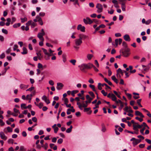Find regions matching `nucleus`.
<instances>
[{
    "instance_id": "obj_57",
    "label": "nucleus",
    "mask_w": 151,
    "mask_h": 151,
    "mask_svg": "<svg viewBox=\"0 0 151 151\" xmlns=\"http://www.w3.org/2000/svg\"><path fill=\"white\" fill-rule=\"evenodd\" d=\"M145 140L148 144H151V140H150L147 139H146Z\"/></svg>"
},
{
    "instance_id": "obj_54",
    "label": "nucleus",
    "mask_w": 151,
    "mask_h": 151,
    "mask_svg": "<svg viewBox=\"0 0 151 151\" xmlns=\"http://www.w3.org/2000/svg\"><path fill=\"white\" fill-rule=\"evenodd\" d=\"M135 119H137V120H138L140 122H142L143 120V119H142L139 118L138 117H135Z\"/></svg>"
},
{
    "instance_id": "obj_33",
    "label": "nucleus",
    "mask_w": 151,
    "mask_h": 151,
    "mask_svg": "<svg viewBox=\"0 0 151 151\" xmlns=\"http://www.w3.org/2000/svg\"><path fill=\"white\" fill-rule=\"evenodd\" d=\"M62 58L63 59V62L64 63H65L66 61V55L65 54L63 55Z\"/></svg>"
},
{
    "instance_id": "obj_51",
    "label": "nucleus",
    "mask_w": 151,
    "mask_h": 151,
    "mask_svg": "<svg viewBox=\"0 0 151 151\" xmlns=\"http://www.w3.org/2000/svg\"><path fill=\"white\" fill-rule=\"evenodd\" d=\"M37 24L36 23H35L34 22H32L31 25V27L32 28H34L35 26H36Z\"/></svg>"
},
{
    "instance_id": "obj_15",
    "label": "nucleus",
    "mask_w": 151,
    "mask_h": 151,
    "mask_svg": "<svg viewBox=\"0 0 151 151\" xmlns=\"http://www.w3.org/2000/svg\"><path fill=\"white\" fill-rule=\"evenodd\" d=\"M124 38L126 41H129L131 40L129 35L127 34H126L124 35Z\"/></svg>"
},
{
    "instance_id": "obj_35",
    "label": "nucleus",
    "mask_w": 151,
    "mask_h": 151,
    "mask_svg": "<svg viewBox=\"0 0 151 151\" xmlns=\"http://www.w3.org/2000/svg\"><path fill=\"white\" fill-rule=\"evenodd\" d=\"M42 49L43 50V52L45 55H47L49 54V53L47 52L46 49L43 48H42Z\"/></svg>"
},
{
    "instance_id": "obj_46",
    "label": "nucleus",
    "mask_w": 151,
    "mask_h": 151,
    "mask_svg": "<svg viewBox=\"0 0 151 151\" xmlns=\"http://www.w3.org/2000/svg\"><path fill=\"white\" fill-rule=\"evenodd\" d=\"M2 31L3 33L6 34H7L8 33L6 29H2Z\"/></svg>"
},
{
    "instance_id": "obj_5",
    "label": "nucleus",
    "mask_w": 151,
    "mask_h": 151,
    "mask_svg": "<svg viewBox=\"0 0 151 151\" xmlns=\"http://www.w3.org/2000/svg\"><path fill=\"white\" fill-rule=\"evenodd\" d=\"M85 27L83 26H82L81 24L78 25L77 27L78 30H80L82 32H85Z\"/></svg>"
},
{
    "instance_id": "obj_1",
    "label": "nucleus",
    "mask_w": 151,
    "mask_h": 151,
    "mask_svg": "<svg viewBox=\"0 0 151 151\" xmlns=\"http://www.w3.org/2000/svg\"><path fill=\"white\" fill-rule=\"evenodd\" d=\"M120 52L122 54V55L124 57H128L130 54V49L129 48H124L121 50Z\"/></svg>"
},
{
    "instance_id": "obj_4",
    "label": "nucleus",
    "mask_w": 151,
    "mask_h": 151,
    "mask_svg": "<svg viewBox=\"0 0 151 151\" xmlns=\"http://www.w3.org/2000/svg\"><path fill=\"white\" fill-rule=\"evenodd\" d=\"M133 129L134 130H137L138 129L141 128L142 127V126L139 125L137 123L133 124Z\"/></svg>"
},
{
    "instance_id": "obj_37",
    "label": "nucleus",
    "mask_w": 151,
    "mask_h": 151,
    "mask_svg": "<svg viewBox=\"0 0 151 151\" xmlns=\"http://www.w3.org/2000/svg\"><path fill=\"white\" fill-rule=\"evenodd\" d=\"M122 45L124 46V48H128L127 47V45L126 43L124 41L123 42Z\"/></svg>"
},
{
    "instance_id": "obj_21",
    "label": "nucleus",
    "mask_w": 151,
    "mask_h": 151,
    "mask_svg": "<svg viewBox=\"0 0 151 151\" xmlns=\"http://www.w3.org/2000/svg\"><path fill=\"white\" fill-rule=\"evenodd\" d=\"M119 103L120 104V106L119 108V109L120 110H121L124 107V104L122 101L120 100H119Z\"/></svg>"
},
{
    "instance_id": "obj_19",
    "label": "nucleus",
    "mask_w": 151,
    "mask_h": 151,
    "mask_svg": "<svg viewBox=\"0 0 151 151\" xmlns=\"http://www.w3.org/2000/svg\"><path fill=\"white\" fill-rule=\"evenodd\" d=\"M111 79L116 83H118V80L116 78L115 76H113L111 77Z\"/></svg>"
},
{
    "instance_id": "obj_27",
    "label": "nucleus",
    "mask_w": 151,
    "mask_h": 151,
    "mask_svg": "<svg viewBox=\"0 0 151 151\" xmlns=\"http://www.w3.org/2000/svg\"><path fill=\"white\" fill-rule=\"evenodd\" d=\"M78 90H73L71 92V95L73 96L74 97L75 96V94L78 93Z\"/></svg>"
},
{
    "instance_id": "obj_13",
    "label": "nucleus",
    "mask_w": 151,
    "mask_h": 151,
    "mask_svg": "<svg viewBox=\"0 0 151 151\" xmlns=\"http://www.w3.org/2000/svg\"><path fill=\"white\" fill-rule=\"evenodd\" d=\"M0 137L2 139H3L5 140L7 139V137L5 136L3 132H0Z\"/></svg>"
},
{
    "instance_id": "obj_32",
    "label": "nucleus",
    "mask_w": 151,
    "mask_h": 151,
    "mask_svg": "<svg viewBox=\"0 0 151 151\" xmlns=\"http://www.w3.org/2000/svg\"><path fill=\"white\" fill-rule=\"evenodd\" d=\"M21 107L22 109H27L26 104H22L21 105Z\"/></svg>"
},
{
    "instance_id": "obj_38",
    "label": "nucleus",
    "mask_w": 151,
    "mask_h": 151,
    "mask_svg": "<svg viewBox=\"0 0 151 151\" xmlns=\"http://www.w3.org/2000/svg\"><path fill=\"white\" fill-rule=\"evenodd\" d=\"M32 20H29L28 21L26 24V25L27 26H29L30 25H31L32 22Z\"/></svg>"
},
{
    "instance_id": "obj_63",
    "label": "nucleus",
    "mask_w": 151,
    "mask_h": 151,
    "mask_svg": "<svg viewBox=\"0 0 151 151\" xmlns=\"http://www.w3.org/2000/svg\"><path fill=\"white\" fill-rule=\"evenodd\" d=\"M54 129V132L55 133H57V132L58 131L59 129L58 128V127H56Z\"/></svg>"
},
{
    "instance_id": "obj_30",
    "label": "nucleus",
    "mask_w": 151,
    "mask_h": 151,
    "mask_svg": "<svg viewBox=\"0 0 151 151\" xmlns=\"http://www.w3.org/2000/svg\"><path fill=\"white\" fill-rule=\"evenodd\" d=\"M21 24L20 23L15 24L13 25V27L14 28H17L18 27H19L20 26Z\"/></svg>"
},
{
    "instance_id": "obj_14",
    "label": "nucleus",
    "mask_w": 151,
    "mask_h": 151,
    "mask_svg": "<svg viewBox=\"0 0 151 151\" xmlns=\"http://www.w3.org/2000/svg\"><path fill=\"white\" fill-rule=\"evenodd\" d=\"M85 66L86 69H90L92 68L93 64L90 63H89L87 64H85Z\"/></svg>"
},
{
    "instance_id": "obj_11",
    "label": "nucleus",
    "mask_w": 151,
    "mask_h": 151,
    "mask_svg": "<svg viewBox=\"0 0 151 151\" xmlns=\"http://www.w3.org/2000/svg\"><path fill=\"white\" fill-rule=\"evenodd\" d=\"M63 86V84L60 83H57V88L58 90H60L62 89Z\"/></svg>"
},
{
    "instance_id": "obj_60",
    "label": "nucleus",
    "mask_w": 151,
    "mask_h": 151,
    "mask_svg": "<svg viewBox=\"0 0 151 151\" xmlns=\"http://www.w3.org/2000/svg\"><path fill=\"white\" fill-rule=\"evenodd\" d=\"M8 142L9 143H12L13 144V140L12 139H9L8 140Z\"/></svg>"
},
{
    "instance_id": "obj_40",
    "label": "nucleus",
    "mask_w": 151,
    "mask_h": 151,
    "mask_svg": "<svg viewBox=\"0 0 151 151\" xmlns=\"http://www.w3.org/2000/svg\"><path fill=\"white\" fill-rule=\"evenodd\" d=\"M101 93L103 94V95L104 96H106L107 95V93L105 92L104 90H103L101 91Z\"/></svg>"
},
{
    "instance_id": "obj_47",
    "label": "nucleus",
    "mask_w": 151,
    "mask_h": 151,
    "mask_svg": "<svg viewBox=\"0 0 151 151\" xmlns=\"http://www.w3.org/2000/svg\"><path fill=\"white\" fill-rule=\"evenodd\" d=\"M91 109V108L90 107L87 108H85L84 109L83 111L84 112H87L89 111Z\"/></svg>"
},
{
    "instance_id": "obj_24",
    "label": "nucleus",
    "mask_w": 151,
    "mask_h": 151,
    "mask_svg": "<svg viewBox=\"0 0 151 151\" xmlns=\"http://www.w3.org/2000/svg\"><path fill=\"white\" fill-rule=\"evenodd\" d=\"M111 99L114 101H116V98L115 96L113 94L111 93Z\"/></svg>"
},
{
    "instance_id": "obj_17",
    "label": "nucleus",
    "mask_w": 151,
    "mask_h": 151,
    "mask_svg": "<svg viewBox=\"0 0 151 151\" xmlns=\"http://www.w3.org/2000/svg\"><path fill=\"white\" fill-rule=\"evenodd\" d=\"M119 73H120L121 74L122 76H123L124 74L123 70L120 68H118L117 70L116 76H118V75H119Z\"/></svg>"
},
{
    "instance_id": "obj_49",
    "label": "nucleus",
    "mask_w": 151,
    "mask_h": 151,
    "mask_svg": "<svg viewBox=\"0 0 151 151\" xmlns=\"http://www.w3.org/2000/svg\"><path fill=\"white\" fill-rule=\"evenodd\" d=\"M70 1L72 2H75V3H74L75 4H77L78 5H79L78 3V0H70Z\"/></svg>"
},
{
    "instance_id": "obj_62",
    "label": "nucleus",
    "mask_w": 151,
    "mask_h": 151,
    "mask_svg": "<svg viewBox=\"0 0 151 151\" xmlns=\"http://www.w3.org/2000/svg\"><path fill=\"white\" fill-rule=\"evenodd\" d=\"M32 120L34 122H36L37 121V119L35 117H34L32 118Z\"/></svg>"
},
{
    "instance_id": "obj_36",
    "label": "nucleus",
    "mask_w": 151,
    "mask_h": 151,
    "mask_svg": "<svg viewBox=\"0 0 151 151\" xmlns=\"http://www.w3.org/2000/svg\"><path fill=\"white\" fill-rule=\"evenodd\" d=\"M70 62L72 63L73 65H75L76 62V60H70Z\"/></svg>"
},
{
    "instance_id": "obj_64",
    "label": "nucleus",
    "mask_w": 151,
    "mask_h": 151,
    "mask_svg": "<svg viewBox=\"0 0 151 151\" xmlns=\"http://www.w3.org/2000/svg\"><path fill=\"white\" fill-rule=\"evenodd\" d=\"M20 151H25V150L24 149V147L23 146H21L20 147Z\"/></svg>"
},
{
    "instance_id": "obj_34",
    "label": "nucleus",
    "mask_w": 151,
    "mask_h": 151,
    "mask_svg": "<svg viewBox=\"0 0 151 151\" xmlns=\"http://www.w3.org/2000/svg\"><path fill=\"white\" fill-rule=\"evenodd\" d=\"M81 105L82 106V107L85 108L88 106V104H86V103H84V101H83Z\"/></svg>"
},
{
    "instance_id": "obj_42",
    "label": "nucleus",
    "mask_w": 151,
    "mask_h": 151,
    "mask_svg": "<svg viewBox=\"0 0 151 151\" xmlns=\"http://www.w3.org/2000/svg\"><path fill=\"white\" fill-rule=\"evenodd\" d=\"M21 22L22 23H24L25 21H27V18L26 17H24L23 18H21Z\"/></svg>"
},
{
    "instance_id": "obj_12",
    "label": "nucleus",
    "mask_w": 151,
    "mask_h": 151,
    "mask_svg": "<svg viewBox=\"0 0 151 151\" xmlns=\"http://www.w3.org/2000/svg\"><path fill=\"white\" fill-rule=\"evenodd\" d=\"M79 38L82 40L83 39H85L88 37L85 35L83 34H79L78 35Z\"/></svg>"
},
{
    "instance_id": "obj_41",
    "label": "nucleus",
    "mask_w": 151,
    "mask_h": 151,
    "mask_svg": "<svg viewBox=\"0 0 151 151\" xmlns=\"http://www.w3.org/2000/svg\"><path fill=\"white\" fill-rule=\"evenodd\" d=\"M7 129L8 132H12V128H11L10 127H8L7 128Z\"/></svg>"
},
{
    "instance_id": "obj_22",
    "label": "nucleus",
    "mask_w": 151,
    "mask_h": 151,
    "mask_svg": "<svg viewBox=\"0 0 151 151\" xmlns=\"http://www.w3.org/2000/svg\"><path fill=\"white\" fill-rule=\"evenodd\" d=\"M37 18L38 19V21L40 24L41 25H42L43 24V22L41 18L40 17H37Z\"/></svg>"
},
{
    "instance_id": "obj_31",
    "label": "nucleus",
    "mask_w": 151,
    "mask_h": 151,
    "mask_svg": "<svg viewBox=\"0 0 151 151\" xmlns=\"http://www.w3.org/2000/svg\"><path fill=\"white\" fill-rule=\"evenodd\" d=\"M89 87L92 89L93 91L96 92V91L95 89V86H94V85L90 84L89 85Z\"/></svg>"
},
{
    "instance_id": "obj_25",
    "label": "nucleus",
    "mask_w": 151,
    "mask_h": 151,
    "mask_svg": "<svg viewBox=\"0 0 151 151\" xmlns=\"http://www.w3.org/2000/svg\"><path fill=\"white\" fill-rule=\"evenodd\" d=\"M125 4V3H121L122 10L123 11H125L126 7Z\"/></svg>"
},
{
    "instance_id": "obj_6",
    "label": "nucleus",
    "mask_w": 151,
    "mask_h": 151,
    "mask_svg": "<svg viewBox=\"0 0 151 151\" xmlns=\"http://www.w3.org/2000/svg\"><path fill=\"white\" fill-rule=\"evenodd\" d=\"M42 100L45 101L47 104H48L50 103V102L49 101V100L47 98L46 96L44 95L43 96L42 98Z\"/></svg>"
},
{
    "instance_id": "obj_58",
    "label": "nucleus",
    "mask_w": 151,
    "mask_h": 151,
    "mask_svg": "<svg viewBox=\"0 0 151 151\" xmlns=\"http://www.w3.org/2000/svg\"><path fill=\"white\" fill-rule=\"evenodd\" d=\"M5 54L4 53H2L1 54L0 56V58L1 59H3L5 58Z\"/></svg>"
},
{
    "instance_id": "obj_39",
    "label": "nucleus",
    "mask_w": 151,
    "mask_h": 151,
    "mask_svg": "<svg viewBox=\"0 0 151 151\" xmlns=\"http://www.w3.org/2000/svg\"><path fill=\"white\" fill-rule=\"evenodd\" d=\"M36 105L37 106H38L40 109H41L43 106V104L42 102L40 103L39 105H38L37 104H36Z\"/></svg>"
},
{
    "instance_id": "obj_2",
    "label": "nucleus",
    "mask_w": 151,
    "mask_h": 151,
    "mask_svg": "<svg viewBox=\"0 0 151 151\" xmlns=\"http://www.w3.org/2000/svg\"><path fill=\"white\" fill-rule=\"evenodd\" d=\"M83 21L84 23L86 24H90L93 22V21L91 20V19L88 17H86V19H83Z\"/></svg>"
},
{
    "instance_id": "obj_8",
    "label": "nucleus",
    "mask_w": 151,
    "mask_h": 151,
    "mask_svg": "<svg viewBox=\"0 0 151 151\" xmlns=\"http://www.w3.org/2000/svg\"><path fill=\"white\" fill-rule=\"evenodd\" d=\"M45 35H43V33L41 32H39L37 35V37L40 39V40L42 41H44V39L43 36Z\"/></svg>"
},
{
    "instance_id": "obj_18",
    "label": "nucleus",
    "mask_w": 151,
    "mask_h": 151,
    "mask_svg": "<svg viewBox=\"0 0 151 151\" xmlns=\"http://www.w3.org/2000/svg\"><path fill=\"white\" fill-rule=\"evenodd\" d=\"M27 53V48L25 47L23 48V52H21V53L23 55L26 54Z\"/></svg>"
},
{
    "instance_id": "obj_26",
    "label": "nucleus",
    "mask_w": 151,
    "mask_h": 151,
    "mask_svg": "<svg viewBox=\"0 0 151 151\" xmlns=\"http://www.w3.org/2000/svg\"><path fill=\"white\" fill-rule=\"evenodd\" d=\"M32 96V94H30V95H27L26 96L27 99L29 100L30 101L29 102H30V101L31 100Z\"/></svg>"
},
{
    "instance_id": "obj_10",
    "label": "nucleus",
    "mask_w": 151,
    "mask_h": 151,
    "mask_svg": "<svg viewBox=\"0 0 151 151\" xmlns=\"http://www.w3.org/2000/svg\"><path fill=\"white\" fill-rule=\"evenodd\" d=\"M75 44L77 46L80 45L82 43V40L79 38L75 40Z\"/></svg>"
},
{
    "instance_id": "obj_16",
    "label": "nucleus",
    "mask_w": 151,
    "mask_h": 151,
    "mask_svg": "<svg viewBox=\"0 0 151 151\" xmlns=\"http://www.w3.org/2000/svg\"><path fill=\"white\" fill-rule=\"evenodd\" d=\"M141 141V139H136L135 141L133 142V144L134 146L137 145L139 143H140Z\"/></svg>"
},
{
    "instance_id": "obj_20",
    "label": "nucleus",
    "mask_w": 151,
    "mask_h": 151,
    "mask_svg": "<svg viewBox=\"0 0 151 151\" xmlns=\"http://www.w3.org/2000/svg\"><path fill=\"white\" fill-rule=\"evenodd\" d=\"M101 131L103 132H105L106 131V129L104 123H102L101 124Z\"/></svg>"
},
{
    "instance_id": "obj_50",
    "label": "nucleus",
    "mask_w": 151,
    "mask_h": 151,
    "mask_svg": "<svg viewBox=\"0 0 151 151\" xmlns=\"http://www.w3.org/2000/svg\"><path fill=\"white\" fill-rule=\"evenodd\" d=\"M145 127H144L142 129H141V130H140V132L141 133L142 135H144V130H145Z\"/></svg>"
},
{
    "instance_id": "obj_28",
    "label": "nucleus",
    "mask_w": 151,
    "mask_h": 151,
    "mask_svg": "<svg viewBox=\"0 0 151 151\" xmlns=\"http://www.w3.org/2000/svg\"><path fill=\"white\" fill-rule=\"evenodd\" d=\"M113 92L115 94V95H116L120 99L121 98V97L119 94L120 93H119L116 91H114Z\"/></svg>"
},
{
    "instance_id": "obj_3",
    "label": "nucleus",
    "mask_w": 151,
    "mask_h": 151,
    "mask_svg": "<svg viewBox=\"0 0 151 151\" xmlns=\"http://www.w3.org/2000/svg\"><path fill=\"white\" fill-rule=\"evenodd\" d=\"M96 7L98 9L97 10V12L98 13H100L102 12L103 6L101 4H97Z\"/></svg>"
},
{
    "instance_id": "obj_29",
    "label": "nucleus",
    "mask_w": 151,
    "mask_h": 151,
    "mask_svg": "<svg viewBox=\"0 0 151 151\" xmlns=\"http://www.w3.org/2000/svg\"><path fill=\"white\" fill-rule=\"evenodd\" d=\"M93 55L92 54H88L87 55V58L88 60H90L93 57Z\"/></svg>"
},
{
    "instance_id": "obj_45",
    "label": "nucleus",
    "mask_w": 151,
    "mask_h": 151,
    "mask_svg": "<svg viewBox=\"0 0 151 151\" xmlns=\"http://www.w3.org/2000/svg\"><path fill=\"white\" fill-rule=\"evenodd\" d=\"M35 88L34 87H33V86H32L31 87V88H29L27 89V90H26V91H31L32 90H33V89H34Z\"/></svg>"
},
{
    "instance_id": "obj_56",
    "label": "nucleus",
    "mask_w": 151,
    "mask_h": 151,
    "mask_svg": "<svg viewBox=\"0 0 151 151\" xmlns=\"http://www.w3.org/2000/svg\"><path fill=\"white\" fill-rule=\"evenodd\" d=\"M67 114L68 115H69L71 113V111H70V109H67Z\"/></svg>"
},
{
    "instance_id": "obj_53",
    "label": "nucleus",
    "mask_w": 151,
    "mask_h": 151,
    "mask_svg": "<svg viewBox=\"0 0 151 151\" xmlns=\"http://www.w3.org/2000/svg\"><path fill=\"white\" fill-rule=\"evenodd\" d=\"M63 139H62L60 138L58 140V143L59 144H61L62 143Z\"/></svg>"
},
{
    "instance_id": "obj_59",
    "label": "nucleus",
    "mask_w": 151,
    "mask_h": 151,
    "mask_svg": "<svg viewBox=\"0 0 151 151\" xmlns=\"http://www.w3.org/2000/svg\"><path fill=\"white\" fill-rule=\"evenodd\" d=\"M129 107H128L127 106H126L125 108L123 110L124 111L128 112V109H129Z\"/></svg>"
},
{
    "instance_id": "obj_44",
    "label": "nucleus",
    "mask_w": 151,
    "mask_h": 151,
    "mask_svg": "<svg viewBox=\"0 0 151 151\" xmlns=\"http://www.w3.org/2000/svg\"><path fill=\"white\" fill-rule=\"evenodd\" d=\"M101 84L100 83H99L98 84V89L99 90H101L102 89V88L101 87Z\"/></svg>"
},
{
    "instance_id": "obj_52",
    "label": "nucleus",
    "mask_w": 151,
    "mask_h": 151,
    "mask_svg": "<svg viewBox=\"0 0 151 151\" xmlns=\"http://www.w3.org/2000/svg\"><path fill=\"white\" fill-rule=\"evenodd\" d=\"M37 67L39 69H40L42 68L43 65L41 64L40 63H39L38 64Z\"/></svg>"
},
{
    "instance_id": "obj_48",
    "label": "nucleus",
    "mask_w": 151,
    "mask_h": 151,
    "mask_svg": "<svg viewBox=\"0 0 151 151\" xmlns=\"http://www.w3.org/2000/svg\"><path fill=\"white\" fill-rule=\"evenodd\" d=\"M14 111L15 113L17 114L19 113L20 114V113L19 110L15 108H14Z\"/></svg>"
},
{
    "instance_id": "obj_61",
    "label": "nucleus",
    "mask_w": 151,
    "mask_h": 151,
    "mask_svg": "<svg viewBox=\"0 0 151 151\" xmlns=\"http://www.w3.org/2000/svg\"><path fill=\"white\" fill-rule=\"evenodd\" d=\"M22 135L24 137H25L27 135L26 132L25 131L23 132L22 133Z\"/></svg>"
},
{
    "instance_id": "obj_23",
    "label": "nucleus",
    "mask_w": 151,
    "mask_h": 151,
    "mask_svg": "<svg viewBox=\"0 0 151 151\" xmlns=\"http://www.w3.org/2000/svg\"><path fill=\"white\" fill-rule=\"evenodd\" d=\"M73 128V126L72 125L70 126V127L68 128L66 130V132L67 133H70L71 131Z\"/></svg>"
},
{
    "instance_id": "obj_55",
    "label": "nucleus",
    "mask_w": 151,
    "mask_h": 151,
    "mask_svg": "<svg viewBox=\"0 0 151 151\" xmlns=\"http://www.w3.org/2000/svg\"><path fill=\"white\" fill-rule=\"evenodd\" d=\"M49 84L51 86H53L54 84V83L53 81L52 80H50L49 81Z\"/></svg>"
},
{
    "instance_id": "obj_7",
    "label": "nucleus",
    "mask_w": 151,
    "mask_h": 151,
    "mask_svg": "<svg viewBox=\"0 0 151 151\" xmlns=\"http://www.w3.org/2000/svg\"><path fill=\"white\" fill-rule=\"evenodd\" d=\"M81 71H84L85 69H86L85 66V63H83L78 66Z\"/></svg>"
},
{
    "instance_id": "obj_9",
    "label": "nucleus",
    "mask_w": 151,
    "mask_h": 151,
    "mask_svg": "<svg viewBox=\"0 0 151 151\" xmlns=\"http://www.w3.org/2000/svg\"><path fill=\"white\" fill-rule=\"evenodd\" d=\"M29 86L28 85H26L23 84H21L20 85V88L23 90H24L28 88Z\"/></svg>"
},
{
    "instance_id": "obj_43",
    "label": "nucleus",
    "mask_w": 151,
    "mask_h": 151,
    "mask_svg": "<svg viewBox=\"0 0 151 151\" xmlns=\"http://www.w3.org/2000/svg\"><path fill=\"white\" fill-rule=\"evenodd\" d=\"M88 93L91 96L93 97V98H94L95 97V96L94 95L93 92L92 91H89L88 92Z\"/></svg>"
}]
</instances>
